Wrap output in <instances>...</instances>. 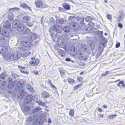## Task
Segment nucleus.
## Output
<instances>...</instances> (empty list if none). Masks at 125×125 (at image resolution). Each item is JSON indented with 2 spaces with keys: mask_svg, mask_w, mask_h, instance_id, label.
<instances>
[{
  "mask_svg": "<svg viewBox=\"0 0 125 125\" xmlns=\"http://www.w3.org/2000/svg\"><path fill=\"white\" fill-rule=\"evenodd\" d=\"M101 75L103 77H105V76H106V75H105V73L101 74Z\"/></svg>",
  "mask_w": 125,
  "mask_h": 125,
  "instance_id": "nucleus-64",
  "label": "nucleus"
},
{
  "mask_svg": "<svg viewBox=\"0 0 125 125\" xmlns=\"http://www.w3.org/2000/svg\"><path fill=\"white\" fill-rule=\"evenodd\" d=\"M34 73L36 75H38V71L36 70L34 71Z\"/></svg>",
  "mask_w": 125,
  "mask_h": 125,
  "instance_id": "nucleus-61",
  "label": "nucleus"
},
{
  "mask_svg": "<svg viewBox=\"0 0 125 125\" xmlns=\"http://www.w3.org/2000/svg\"><path fill=\"white\" fill-rule=\"evenodd\" d=\"M124 82L123 81H120L119 83V84H121L122 85V86L123 87V88H125V84L124 83Z\"/></svg>",
  "mask_w": 125,
  "mask_h": 125,
  "instance_id": "nucleus-41",
  "label": "nucleus"
},
{
  "mask_svg": "<svg viewBox=\"0 0 125 125\" xmlns=\"http://www.w3.org/2000/svg\"><path fill=\"white\" fill-rule=\"evenodd\" d=\"M47 122L50 124H51L52 122L51 120V119L50 118H49L48 119V120L47 121Z\"/></svg>",
  "mask_w": 125,
  "mask_h": 125,
  "instance_id": "nucleus-56",
  "label": "nucleus"
},
{
  "mask_svg": "<svg viewBox=\"0 0 125 125\" xmlns=\"http://www.w3.org/2000/svg\"><path fill=\"white\" fill-rule=\"evenodd\" d=\"M59 71L61 75H64V72L63 70H59Z\"/></svg>",
  "mask_w": 125,
  "mask_h": 125,
  "instance_id": "nucleus-48",
  "label": "nucleus"
},
{
  "mask_svg": "<svg viewBox=\"0 0 125 125\" xmlns=\"http://www.w3.org/2000/svg\"><path fill=\"white\" fill-rule=\"evenodd\" d=\"M21 44L24 46L29 47L31 45V42L29 41H23L21 42Z\"/></svg>",
  "mask_w": 125,
  "mask_h": 125,
  "instance_id": "nucleus-11",
  "label": "nucleus"
},
{
  "mask_svg": "<svg viewBox=\"0 0 125 125\" xmlns=\"http://www.w3.org/2000/svg\"><path fill=\"white\" fill-rule=\"evenodd\" d=\"M41 109L42 108L40 106L38 107H36L33 109L32 111V112L34 113L38 112L39 111H40Z\"/></svg>",
  "mask_w": 125,
  "mask_h": 125,
  "instance_id": "nucleus-23",
  "label": "nucleus"
},
{
  "mask_svg": "<svg viewBox=\"0 0 125 125\" xmlns=\"http://www.w3.org/2000/svg\"><path fill=\"white\" fill-rule=\"evenodd\" d=\"M120 45V42H118L117 43L116 45V48H118L119 47Z\"/></svg>",
  "mask_w": 125,
  "mask_h": 125,
  "instance_id": "nucleus-55",
  "label": "nucleus"
},
{
  "mask_svg": "<svg viewBox=\"0 0 125 125\" xmlns=\"http://www.w3.org/2000/svg\"><path fill=\"white\" fill-rule=\"evenodd\" d=\"M2 32L3 35L6 37H8L9 35V33L7 30H3Z\"/></svg>",
  "mask_w": 125,
  "mask_h": 125,
  "instance_id": "nucleus-22",
  "label": "nucleus"
},
{
  "mask_svg": "<svg viewBox=\"0 0 125 125\" xmlns=\"http://www.w3.org/2000/svg\"><path fill=\"white\" fill-rule=\"evenodd\" d=\"M44 18V17L42 16L40 19V23L42 24H43V20Z\"/></svg>",
  "mask_w": 125,
  "mask_h": 125,
  "instance_id": "nucleus-53",
  "label": "nucleus"
},
{
  "mask_svg": "<svg viewBox=\"0 0 125 125\" xmlns=\"http://www.w3.org/2000/svg\"><path fill=\"white\" fill-rule=\"evenodd\" d=\"M4 58L7 61L16 60L21 57L20 55H19L17 53H13L12 55H10L9 53L5 54L4 56Z\"/></svg>",
  "mask_w": 125,
  "mask_h": 125,
  "instance_id": "nucleus-1",
  "label": "nucleus"
},
{
  "mask_svg": "<svg viewBox=\"0 0 125 125\" xmlns=\"http://www.w3.org/2000/svg\"><path fill=\"white\" fill-rule=\"evenodd\" d=\"M18 66L20 69V71L21 72L26 74H28V73L26 71L24 70H25V67H22L20 65H18Z\"/></svg>",
  "mask_w": 125,
  "mask_h": 125,
  "instance_id": "nucleus-18",
  "label": "nucleus"
},
{
  "mask_svg": "<svg viewBox=\"0 0 125 125\" xmlns=\"http://www.w3.org/2000/svg\"><path fill=\"white\" fill-rule=\"evenodd\" d=\"M60 46L58 44H56L54 45V48L55 50H59L60 49Z\"/></svg>",
  "mask_w": 125,
  "mask_h": 125,
  "instance_id": "nucleus-38",
  "label": "nucleus"
},
{
  "mask_svg": "<svg viewBox=\"0 0 125 125\" xmlns=\"http://www.w3.org/2000/svg\"><path fill=\"white\" fill-rule=\"evenodd\" d=\"M83 78L82 77H79L77 79V80L78 81L81 82L82 81Z\"/></svg>",
  "mask_w": 125,
  "mask_h": 125,
  "instance_id": "nucleus-51",
  "label": "nucleus"
},
{
  "mask_svg": "<svg viewBox=\"0 0 125 125\" xmlns=\"http://www.w3.org/2000/svg\"><path fill=\"white\" fill-rule=\"evenodd\" d=\"M107 18L110 20H112V16L111 15H108L107 16Z\"/></svg>",
  "mask_w": 125,
  "mask_h": 125,
  "instance_id": "nucleus-50",
  "label": "nucleus"
},
{
  "mask_svg": "<svg viewBox=\"0 0 125 125\" xmlns=\"http://www.w3.org/2000/svg\"><path fill=\"white\" fill-rule=\"evenodd\" d=\"M26 23L27 25L28 26L31 27L33 25L32 22H28Z\"/></svg>",
  "mask_w": 125,
  "mask_h": 125,
  "instance_id": "nucleus-42",
  "label": "nucleus"
},
{
  "mask_svg": "<svg viewBox=\"0 0 125 125\" xmlns=\"http://www.w3.org/2000/svg\"><path fill=\"white\" fill-rule=\"evenodd\" d=\"M14 86V84L12 83H11L9 84V85H8V87L9 88L10 87V88L13 87Z\"/></svg>",
  "mask_w": 125,
  "mask_h": 125,
  "instance_id": "nucleus-52",
  "label": "nucleus"
},
{
  "mask_svg": "<svg viewBox=\"0 0 125 125\" xmlns=\"http://www.w3.org/2000/svg\"><path fill=\"white\" fill-rule=\"evenodd\" d=\"M50 86L52 88H55L56 89V88L55 86L52 84H51Z\"/></svg>",
  "mask_w": 125,
  "mask_h": 125,
  "instance_id": "nucleus-59",
  "label": "nucleus"
},
{
  "mask_svg": "<svg viewBox=\"0 0 125 125\" xmlns=\"http://www.w3.org/2000/svg\"><path fill=\"white\" fill-rule=\"evenodd\" d=\"M12 25L13 27L17 29L19 32H21L23 29V26L21 24V22L19 20L14 21Z\"/></svg>",
  "mask_w": 125,
  "mask_h": 125,
  "instance_id": "nucleus-2",
  "label": "nucleus"
},
{
  "mask_svg": "<svg viewBox=\"0 0 125 125\" xmlns=\"http://www.w3.org/2000/svg\"><path fill=\"white\" fill-rule=\"evenodd\" d=\"M67 81L70 84H72L74 82V79L71 78H68L67 79Z\"/></svg>",
  "mask_w": 125,
  "mask_h": 125,
  "instance_id": "nucleus-36",
  "label": "nucleus"
},
{
  "mask_svg": "<svg viewBox=\"0 0 125 125\" xmlns=\"http://www.w3.org/2000/svg\"><path fill=\"white\" fill-rule=\"evenodd\" d=\"M23 31H25V33H27L28 32L30 31V30L29 29L27 28H23V29L21 31H23Z\"/></svg>",
  "mask_w": 125,
  "mask_h": 125,
  "instance_id": "nucleus-39",
  "label": "nucleus"
},
{
  "mask_svg": "<svg viewBox=\"0 0 125 125\" xmlns=\"http://www.w3.org/2000/svg\"><path fill=\"white\" fill-rule=\"evenodd\" d=\"M36 102L39 105H40V104H41V103L42 102L41 100H38V99L36 100Z\"/></svg>",
  "mask_w": 125,
  "mask_h": 125,
  "instance_id": "nucleus-46",
  "label": "nucleus"
},
{
  "mask_svg": "<svg viewBox=\"0 0 125 125\" xmlns=\"http://www.w3.org/2000/svg\"><path fill=\"white\" fill-rule=\"evenodd\" d=\"M92 20V18L90 16H87L85 19V21L87 22H90Z\"/></svg>",
  "mask_w": 125,
  "mask_h": 125,
  "instance_id": "nucleus-32",
  "label": "nucleus"
},
{
  "mask_svg": "<svg viewBox=\"0 0 125 125\" xmlns=\"http://www.w3.org/2000/svg\"><path fill=\"white\" fill-rule=\"evenodd\" d=\"M30 53L29 52H26L25 53H24L23 54V56H24V57H26L28 55H30Z\"/></svg>",
  "mask_w": 125,
  "mask_h": 125,
  "instance_id": "nucleus-43",
  "label": "nucleus"
},
{
  "mask_svg": "<svg viewBox=\"0 0 125 125\" xmlns=\"http://www.w3.org/2000/svg\"><path fill=\"white\" fill-rule=\"evenodd\" d=\"M32 100V99L31 98L30 96H28L24 99V103L26 104H30Z\"/></svg>",
  "mask_w": 125,
  "mask_h": 125,
  "instance_id": "nucleus-15",
  "label": "nucleus"
},
{
  "mask_svg": "<svg viewBox=\"0 0 125 125\" xmlns=\"http://www.w3.org/2000/svg\"><path fill=\"white\" fill-rule=\"evenodd\" d=\"M82 50L83 51H85L86 50V46L85 44H82L81 46Z\"/></svg>",
  "mask_w": 125,
  "mask_h": 125,
  "instance_id": "nucleus-27",
  "label": "nucleus"
},
{
  "mask_svg": "<svg viewBox=\"0 0 125 125\" xmlns=\"http://www.w3.org/2000/svg\"><path fill=\"white\" fill-rule=\"evenodd\" d=\"M40 105H41L42 106H44L45 107V103L44 102H42Z\"/></svg>",
  "mask_w": 125,
  "mask_h": 125,
  "instance_id": "nucleus-57",
  "label": "nucleus"
},
{
  "mask_svg": "<svg viewBox=\"0 0 125 125\" xmlns=\"http://www.w3.org/2000/svg\"><path fill=\"white\" fill-rule=\"evenodd\" d=\"M75 18V17L74 16H70L68 17V19L69 20L72 21L73 20V19Z\"/></svg>",
  "mask_w": 125,
  "mask_h": 125,
  "instance_id": "nucleus-44",
  "label": "nucleus"
},
{
  "mask_svg": "<svg viewBox=\"0 0 125 125\" xmlns=\"http://www.w3.org/2000/svg\"><path fill=\"white\" fill-rule=\"evenodd\" d=\"M58 10L59 11H62L63 10V9L62 8L60 7H58Z\"/></svg>",
  "mask_w": 125,
  "mask_h": 125,
  "instance_id": "nucleus-58",
  "label": "nucleus"
},
{
  "mask_svg": "<svg viewBox=\"0 0 125 125\" xmlns=\"http://www.w3.org/2000/svg\"><path fill=\"white\" fill-rule=\"evenodd\" d=\"M26 88L30 91L32 92L33 91V88L32 87L31 85L29 84H27V85Z\"/></svg>",
  "mask_w": 125,
  "mask_h": 125,
  "instance_id": "nucleus-25",
  "label": "nucleus"
},
{
  "mask_svg": "<svg viewBox=\"0 0 125 125\" xmlns=\"http://www.w3.org/2000/svg\"><path fill=\"white\" fill-rule=\"evenodd\" d=\"M25 92L23 90H21V92H20L18 94V97L20 98H21L24 95Z\"/></svg>",
  "mask_w": 125,
  "mask_h": 125,
  "instance_id": "nucleus-26",
  "label": "nucleus"
},
{
  "mask_svg": "<svg viewBox=\"0 0 125 125\" xmlns=\"http://www.w3.org/2000/svg\"><path fill=\"white\" fill-rule=\"evenodd\" d=\"M78 59L80 60H86V59L85 58L84 55L83 54L80 53L77 56Z\"/></svg>",
  "mask_w": 125,
  "mask_h": 125,
  "instance_id": "nucleus-10",
  "label": "nucleus"
},
{
  "mask_svg": "<svg viewBox=\"0 0 125 125\" xmlns=\"http://www.w3.org/2000/svg\"><path fill=\"white\" fill-rule=\"evenodd\" d=\"M58 54L62 57L64 56L65 52L63 50L61 49H59L58 51Z\"/></svg>",
  "mask_w": 125,
  "mask_h": 125,
  "instance_id": "nucleus-20",
  "label": "nucleus"
},
{
  "mask_svg": "<svg viewBox=\"0 0 125 125\" xmlns=\"http://www.w3.org/2000/svg\"><path fill=\"white\" fill-rule=\"evenodd\" d=\"M2 50L5 53L7 50V46H5L3 47L2 48Z\"/></svg>",
  "mask_w": 125,
  "mask_h": 125,
  "instance_id": "nucleus-45",
  "label": "nucleus"
},
{
  "mask_svg": "<svg viewBox=\"0 0 125 125\" xmlns=\"http://www.w3.org/2000/svg\"><path fill=\"white\" fill-rule=\"evenodd\" d=\"M104 43H100L98 45L97 47L100 50L101 48V47L102 46H104Z\"/></svg>",
  "mask_w": 125,
  "mask_h": 125,
  "instance_id": "nucleus-34",
  "label": "nucleus"
},
{
  "mask_svg": "<svg viewBox=\"0 0 125 125\" xmlns=\"http://www.w3.org/2000/svg\"><path fill=\"white\" fill-rule=\"evenodd\" d=\"M20 6L22 8L25 9H28L29 10H31L30 7L28 6L25 3H23L20 5Z\"/></svg>",
  "mask_w": 125,
  "mask_h": 125,
  "instance_id": "nucleus-14",
  "label": "nucleus"
},
{
  "mask_svg": "<svg viewBox=\"0 0 125 125\" xmlns=\"http://www.w3.org/2000/svg\"><path fill=\"white\" fill-rule=\"evenodd\" d=\"M48 84H50V85H51V84H52L51 81L50 80H48Z\"/></svg>",
  "mask_w": 125,
  "mask_h": 125,
  "instance_id": "nucleus-63",
  "label": "nucleus"
},
{
  "mask_svg": "<svg viewBox=\"0 0 125 125\" xmlns=\"http://www.w3.org/2000/svg\"><path fill=\"white\" fill-rule=\"evenodd\" d=\"M88 45L90 46V48L91 49H94L95 46V43L92 41L89 42Z\"/></svg>",
  "mask_w": 125,
  "mask_h": 125,
  "instance_id": "nucleus-12",
  "label": "nucleus"
},
{
  "mask_svg": "<svg viewBox=\"0 0 125 125\" xmlns=\"http://www.w3.org/2000/svg\"><path fill=\"white\" fill-rule=\"evenodd\" d=\"M118 26L120 28H122L123 27V25L122 24L120 23H118Z\"/></svg>",
  "mask_w": 125,
  "mask_h": 125,
  "instance_id": "nucleus-54",
  "label": "nucleus"
},
{
  "mask_svg": "<svg viewBox=\"0 0 125 125\" xmlns=\"http://www.w3.org/2000/svg\"><path fill=\"white\" fill-rule=\"evenodd\" d=\"M18 75L16 74L12 73L11 74V76L12 78H15L18 77Z\"/></svg>",
  "mask_w": 125,
  "mask_h": 125,
  "instance_id": "nucleus-47",
  "label": "nucleus"
},
{
  "mask_svg": "<svg viewBox=\"0 0 125 125\" xmlns=\"http://www.w3.org/2000/svg\"><path fill=\"white\" fill-rule=\"evenodd\" d=\"M4 76V74L3 73L0 75V84H1L2 86L5 85L6 83V81H3Z\"/></svg>",
  "mask_w": 125,
  "mask_h": 125,
  "instance_id": "nucleus-5",
  "label": "nucleus"
},
{
  "mask_svg": "<svg viewBox=\"0 0 125 125\" xmlns=\"http://www.w3.org/2000/svg\"><path fill=\"white\" fill-rule=\"evenodd\" d=\"M124 17V16L123 14L120 15L119 17L117 19V21L119 22L122 19H123Z\"/></svg>",
  "mask_w": 125,
  "mask_h": 125,
  "instance_id": "nucleus-33",
  "label": "nucleus"
},
{
  "mask_svg": "<svg viewBox=\"0 0 125 125\" xmlns=\"http://www.w3.org/2000/svg\"><path fill=\"white\" fill-rule=\"evenodd\" d=\"M31 59V60L30 61V64L33 66H36L39 63V60L38 59L35 60L34 58L32 57Z\"/></svg>",
  "mask_w": 125,
  "mask_h": 125,
  "instance_id": "nucleus-4",
  "label": "nucleus"
},
{
  "mask_svg": "<svg viewBox=\"0 0 125 125\" xmlns=\"http://www.w3.org/2000/svg\"><path fill=\"white\" fill-rule=\"evenodd\" d=\"M34 4L36 8H44L47 7V5L43 4L42 0H37L35 1Z\"/></svg>",
  "mask_w": 125,
  "mask_h": 125,
  "instance_id": "nucleus-3",
  "label": "nucleus"
},
{
  "mask_svg": "<svg viewBox=\"0 0 125 125\" xmlns=\"http://www.w3.org/2000/svg\"><path fill=\"white\" fill-rule=\"evenodd\" d=\"M65 60L68 62L70 61L71 60L70 58H66Z\"/></svg>",
  "mask_w": 125,
  "mask_h": 125,
  "instance_id": "nucleus-60",
  "label": "nucleus"
},
{
  "mask_svg": "<svg viewBox=\"0 0 125 125\" xmlns=\"http://www.w3.org/2000/svg\"><path fill=\"white\" fill-rule=\"evenodd\" d=\"M56 26L55 28V31L57 33H60L62 31V28L61 26L56 24Z\"/></svg>",
  "mask_w": 125,
  "mask_h": 125,
  "instance_id": "nucleus-16",
  "label": "nucleus"
},
{
  "mask_svg": "<svg viewBox=\"0 0 125 125\" xmlns=\"http://www.w3.org/2000/svg\"><path fill=\"white\" fill-rule=\"evenodd\" d=\"M63 30L66 33L69 32L71 30V29L69 26H66L63 28Z\"/></svg>",
  "mask_w": 125,
  "mask_h": 125,
  "instance_id": "nucleus-17",
  "label": "nucleus"
},
{
  "mask_svg": "<svg viewBox=\"0 0 125 125\" xmlns=\"http://www.w3.org/2000/svg\"><path fill=\"white\" fill-rule=\"evenodd\" d=\"M30 109V107L27 105H25L23 107L21 108V109L24 113L28 111Z\"/></svg>",
  "mask_w": 125,
  "mask_h": 125,
  "instance_id": "nucleus-21",
  "label": "nucleus"
},
{
  "mask_svg": "<svg viewBox=\"0 0 125 125\" xmlns=\"http://www.w3.org/2000/svg\"><path fill=\"white\" fill-rule=\"evenodd\" d=\"M56 25L55 24L53 26L51 27L49 30V32L50 33L52 36V34L55 31V28H56Z\"/></svg>",
  "mask_w": 125,
  "mask_h": 125,
  "instance_id": "nucleus-9",
  "label": "nucleus"
},
{
  "mask_svg": "<svg viewBox=\"0 0 125 125\" xmlns=\"http://www.w3.org/2000/svg\"><path fill=\"white\" fill-rule=\"evenodd\" d=\"M62 6L64 7L65 9L69 10L70 8V6L67 5H65L64 4H62Z\"/></svg>",
  "mask_w": 125,
  "mask_h": 125,
  "instance_id": "nucleus-28",
  "label": "nucleus"
},
{
  "mask_svg": "<svg viewBox=\"0 0 125 125\" xmlns=\"http://www.w3.org/2000/svg\"><path fill=\"white\" fill-rule=\"evenodd\" d=\"M117 116L116 114H115L113 115H110L108 116V117L111 119H113L114 118Z\"/></svg>",
  "mask_w": 125,
  "mask_h": 125,
  "instance_id": "nucleus-40",
  "label": "nucleus"
},
{
  "mask_svg": "<svg viewBox=\"0 0 125 125\" xmlns=\"http://www.w3.org/2000/svg\"><path fill=\"white\" fill-rule=\"evenodd\" d=\"M10 24L8 22L7 24H5L3 25V27L5 28L8 29L10 28Z\"/></svg>",
  "mask_w": 125,
  "mask_h": 125,
  "instance_id": "nucleus-30",
  "label": "nucleus"
},
{
  "mask_svg": "<svg viewBox=\"0 0 125 125\" xmlns=\"http://www.w3.org/2000/svg\"><path fill=\"white\" fill-rule=\"evenodd\" d=\"M5 53L3 50H2V49L0 50V53L3 54Z\"/></svg>",
  "mask_w": 125,
  "mask_h": 125,
  "instance_id": "nucleus-62",
  "label": "nucleus"
},
{
  "mask_svg": "<svg viewBox=\"0 0 125 125\" xmlns=\"http://www.w3.org/2000/svg\"><path fill=\"white\" fill-rule=\"evenodd\" d=\"M80 30L82 31H87L88 29L84 25H82L80 27Z\"/></svg>",
  "mask_w": 125,
  "mask_h": 125,
  "instance_id": "nucleus-29",
  "label": "nucleus"
},
{
  "mask_svg": "<svg viewBox=\"0 0 125 125\" xmlns=\"http://www.w3.org/2000/svg\"><path fill=\"white\" fill-rule=\"evenodd\" d=\"M58 23L60 24H63L65 22V21L62 18H60L57 20Z\"/></svg>",
  "mask_w": 125,
  "mask_h": 125,
  "instance_id": "nucleus-31",
  "label": "nucleus"
},
{
  "mask_svg": "<svg viewBox=\"0 0 125 125\" xmlns=\"http://www.w3.org/2000/svg\"><path fill=\"white\" fill-rule=\"evenodd\" d=\"M21 85V83H20V82H18L16 85V88H17V87H18V89H19L22 86Z\"/></svg>",
  "mask_w": 125,
  "mask_h": 125,
  "instance_id": "nucleus-37",
  "label": "nucleus"
},
{
  "mask_svg": "<svg viewBox=\"0 0 125 125\" xmlns=\"http://www.w3.org/2000/svg\"><path fill=\"white\" fill-rule=\"evenodd\" d=\"M30 17L29 16L26 15L24 16L22 19V22L27 23L30 20Z\"/></svg>",
  "mask_w": 125,
  "mask_h": 125,
  "instance_id": "nucleus-6",
  "label": "nucleus"
},
{
  "mask_svg": "<svg viewBox=\"0 0 125 125\" xmlns=\"http://www.w3.org/2000/svg\"><path fill=\"white\" fill-rule=\"evenodd\" d=\"M36 38V35L35 33H32L28 37V39L29 41H32Z\"/></svg>",
  "mask_w": 125,
  "mask_h": 125,
  "instance_id": "nucleus-8",
  "label": "nucleus"
},
{
  "mask_svg": "<svg viewBox=\"0 0 125 125\" xmlns=\"http://www.w3.org/2000/svg\"><path fill=\"white\" fill-rule=\"evenodd\" d=\"M89 24L91 27H94V24L92 22H90L89 23Z\"/></svg>",
  "mask_w": 125,
  "mask_h": 125,
  "instance_id": "nucleus-49",
  "label": "nucleus"
},
{
  "mask_svg": "<svg viewBox=\"0 0 125 125\" xmlns=\"http://www.w3.org/2000/svg\"><path fill=\"white\" fill-rule=\"evenodd\" d=\"M74 110L71 109L69 112V114L70 115L72 116L74 115Z\"/></svg>",
  "mask_w": 125,
  "mask_h": 125,
  "instance_id": "nucleus-35",
  "label": "nucleus"
},
{
  "mask_svg": "<svg viewBox=\"0 0 125 125\" xmlns=\"http://www.w3.org/2000/svg\"><path fill=\"white\" fill-rule=\"evenodd\" d=\"M34 118L35 117L34 116L29 117L28 119L26 120V121L27 124V125L29 124L31 121L33 120Z\"/></svg>",
  "mask_w": 125,
  "mask_h": 125,
  "instance_id": "nucleus-13",
  "label": "nucleus"
},
{
  "mask_svg": "<svg viewBox=\"0 0 125 125\" xmlns=\"http://www.w3.org/2000/svg\"><path fill=\"white\" fill-rule=\"evenodd\" d=\"M48 22L49 24H53L55 23V20L53 18V17H51L49 18Z\"/></svg>",
  "mask_w": 125,
  "mask_h": 125,
  "instance_id": "nucleus-24",
  "label": "nucleus"
},
{
  "mask_svg": "<svg viewBox=\"0 0 125 125\" xmlns=\"http://www.w3.org/2000/svg\"><path fill=\"white\" fill-rule=\"evenodd\" d=\"M14 16L12 12H10L9 13L8 16V18L10 21H12L13 18Z\"/></svg>",
  "mask_w": 125,
  "mask_h": 125,
  "instance_id": "nucleus-19",
  "label": "nucleus"
},
{
  "mask_svg": "<svg viewBox=\"0 0 125 125\" xmlns=\"http://www.w3.org/2000/svg\"><path fill=\"white\" fill-rule=\"evenodd\" d=\"M41 96L43 98H47L50 96V95L48 93L45 91L42 92L41 94Z\"/></svg>",
  "mask_w": 125,
  "mask_h": 125,
  "instance_id": "nucleus-7",
  "label": "nucleus"
}]
</instances>
